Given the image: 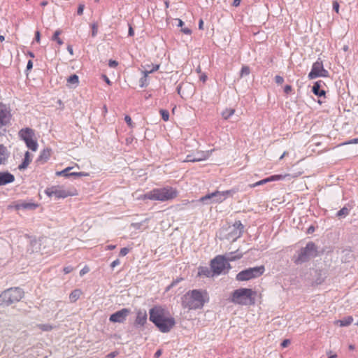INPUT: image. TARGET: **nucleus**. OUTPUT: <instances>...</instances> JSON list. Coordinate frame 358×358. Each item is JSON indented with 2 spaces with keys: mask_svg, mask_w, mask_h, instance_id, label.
Masks as SVG:
<instances>
[{
  "mask_svg": "<svg viewBox=\"0 0 358 358\" xmlns=\"http://www.w3.org/2000/svg\"><path fill=\"white\" fill-rule=\"evenodd\" d=\"M62 34V31L58 29L56 30L52 37V41H55L58 45H61L63 44L62 40L59 38V35Z\"/></svg>",
  "mask_w": 358,
  "mask_h": 358,
  "instance_id": "obj_31",
  "label": "nucleus"
},
{
  "mask_svg": "<svg viewBox=\"0 0 358 358\" xmlns=\"http://www.w3.org/2000/svg\"><path fill=\"white\" fill-rule=\"evenodd\" d=\"M161 355H162V350H158L155 352V357L156 358H158V357H159V356H160Z\"/></svg>",
  "mask_w": 358,
  "mask_h": 358,
  "instance_id": "obj_63",
  "label": "nucleus"
},
{
  "mask_svg": "<svg viewBox=\"0 0 358 358\" xmlns=\"http://www.w3.org/2000/svg\"><path fill=\"white\" fill-rule=\"evenodd\" d=\"M73 268L71 266H66L63 269L64 273L65 274H68V273H71V271H73Z\"/></svg>",
  "mask_w": 358,
  "mask_h": 358,
  "instance_id": "obj_45",
  "label": "nucleus"
},
{
  "mask_svg": "<svg viewBox=\"0 0 358 358\" xmlns=\"http://www.w3.org/2000/svg\"><path fill=\"white\" fill-rule=\"evenodd\" d=\"M27 147L33 152H36L38 150V145L36 140L34 138L24 141Z\"/></svg>",
  "mask_w": 358,
  "mask_h": 358,
  "instance_id": "obj_25",
  "label": "nucleus"
},
{
  "mask_svg": "<svg viewBox=\"0 0 358 358\" xmlns=\"http://www.w3.org/2000/svg\"><path fill=\"white\" fill-rule=\"evenodd\" d=\"M38 207V203H35L33 202H27L22 201L15 205V208L16 210L20 209H29V210H34Z\"/></svg>",
  "mask_w": 358,
  "mask_h": 358,
  "instance_id": "obj_16",
  "label": "nucleus"
},
{
  "mask_svg": "<svg viewBox=\"0 0 358 358\" xmlns=\"http://www.w3.org/2000/svg\"><path fill=\"white\" fill-rule=\"evenodd\" d=\"M184 162H195V157L193 155H188L186 157V159L184 160Z\"/></svg>",
  "mask_w": 358,
  "mask_h": 358,
  "instance_id": "obj_38",
  "label": "nucleus"
},
{
  "mask_svg": "<svg viewBox=\"0 0 358 358\" xmlns=\"http://www.w3.org/2000/svg\"><path fill=\"white\" fill-rule=\"evenodd\" d=\"M8 155L9 154L6 148L3 145H0V164H3L6 163Z\"/></svg>",
  "mask_w": 358,
  "mask_h": 358,
  "instance_id": "obj_21",
  "label": "nucleus"
},
{
  "mask_svg": "<svg viewBox=\"0 0 358 358\" xmlns=\"http://www.w3.org/2000/svg\"><path fill=\"white\" fill-rule=\"evenodd\" d=\"M159 67H160L159 64H155V65H152V68L150 69V70L144 69L142 71V73L143 75V79H144L145 80H147V78H148V75L150 73H153L155 71H158Z\"/></svg>",
  "mask_w": 358,
  "mask_h": 358,
  "instance_id": "obj_27",
  "label": "nucleus"
},
{
  "mask_svg": "<svg viewBox=\"0 0 358 358\" xmlns=\"http://www.w3.org/2000/svg\"><path fill=\"white\" fill-rule=\"evenodd\" d=\"M267 182H267L266 178H264V179H263V180H259V181L256 182L255 183L250 184L249 186H250V187H251V188H254V187H257V186L262 185H264V184H266V183H267Z\"/></svg>",
  "mask_w": 358,
  "mask_h": 358,
  "instance_id": "obj_37",
  "label": "nucleus"
},
{
  "mask_svg": "<svg viewBox=\"0 0 358 358\" xmlns=\"http://www.w3.org/2000/svg\"><path fill=\"white\" fill-rule=\"evenodd\" d=\"M92 36L94 37L98 31L97 26L96 24H92Z\"/></svg>",
  "mask_w": 358,
  "mask_h": 358,
  "instance_id": "obj_48",
  "label": "nucleus"
},
{
  "mask_svg": "<svg viewBox=\"0 0 358 358\" xmlns=\"http://www.w3.org/2000/svg\"><path fill=\"white\" fill-rule=\"evenodd\" d=\"M108 65L111 68H115L118 65V62L115 60L110 59L108 62Z\"/></svg>",
  "mask_w": 358,
  "mask_h": 358,
  "instance_id": "obj_43",
  "label": "nucleus"
},
{
  "mask_svg": "<svg viewBox=\"0 0 358 358\" xmlns=\"http://www.w3.org/2000/svg\"><path fill=\"white\" fill-rule=\"evenodd\" d=\"M24 295V291L20 287L7 289L0 294V306H8L17 303Z\"/></svg>",
  "mask_w": 358,
  "mask_h": 358,
  "instance_id": "obj_6",
  "label": "nucleus"
},
{
  "mask_svg": "<svg viewBox=\"0 0 358 358\" xmlns=\"http://www.w3.org/2000/svg\"><path fill=\"white\" fill-rule=\"evenodd\" d=\"M241 0H234L232 5L235 7H237L240 5Z\"/></svg>",
  "mask_w": 358,
  "mask_h": 358,
  "instance_id": "obj_55",
  "label": "nucleus"
},
{
  "mask_svg": "<svg viewBox=\"0 0 358 358\" xmlns=\"http://www.w3.org/2000/svg\"><path fill=\"white\" fill-rule=\"evenodd\" d=\"M356 143H358V138H353V139L350 140V141H348V143H345L343 144L346 145V144H356Z\"/></svg>",
  "mask_w": 358,
  "mask_h": 358,
  "instance_id": "obj_52",
  "label": "nucleus"
},
{
  "mask_svg": "<svg viewBox=\"0 0 358 358\" xmlns=\"http://www.w3.org/2000/svg\"><path fill=\"white\" fill-rule=\"evenodd\" d=\"M275 83L279 85L282 84L284 82L283 78L280 76H275Z\"/></svg>",
  "mask_w": 358,
  "mask_h": 358,
  "instance_id": "obj_42",
  "label": "nucleus"
},
{
  "mask_svg": "<svg viewBox=\"0 0 358 358\" xmlns=\"http://www.w3.org/2000/svg\"><path fill=\"white\" fill-rule=\"evenodd\" d=\"M141 87H144L147 85V80H145L144 79H143V78L141 79Z\"/></svg>",
  "mask_w": 358,
  "mask_h": 358,
  "instance_id": "obj_62",
  "label": "nucleus"
},
{
  "mask_svg": "<svg viewBox=\"0 0 358 358\" xmlns=\"http://www.w3.org/2000/svg\"><path fill=\"white\" fill-rule=\"evenodd\" d=\"M178 191L171 186H165L160 188H154L150 192L142 194L138 199L150 200L165 202L172 201L178 197Z\"/></svg>",
  "mask_w": 358,
  "mask_h": 358,
  "instance_id": "obj_3",
  "label": "nucleus"
},
{
  "mask_svg": "<svg viewBox=\"0 0 358 358\" xmlns=\"http://www.w3.org/2000/svg\"><path fill=\"white\" fill-rule=\"evenodd\" d=\"M265 271L264 266L250 268L239 272L236 277L238 281H247L261 276Z\"/></svg>",
  "mask_w": 358,
  "mask_h": 358,
  "instance_id": "obj_8",
  "label": "nucleus"
},
{
  "mask_svg": "<svg viewBox=\"0 0 358 358\" xmlns=\"http://www.w3.org/2000/svg\"><path fill=\"white\" fill-rule=\"evenodd\" d=\"M11 115L6 105L0 103V127L7 124L10 119Z\"/></svg>",
  "mask_w": 358,
  "mask_h": 358,
  "instance_id": "obj_13",
  "label": "nucleus"
},
{
  "mask_svg": "<svg viewBox=\"0 0 358 358\" xmlns=\"http://www.w3.org/2000/svg\"><path fill=\"white\" fill-rule=\"evenodd\" d=\"M35 41L39 43L41 41V34L39 31H36L35 33Z\"/></svg>",
  "mask_w": 358,
  "mask_h": 358,
  "instance_id": "obj_49",
  "label": "nucleus"
},
{
  "mask_svg": "<svg viewBox=\"0 0 358 358\" xmlns=\"http://www.w3.org/2000/svg\"><path fill=\"white\" fill-rule=\"evenodd\" d=\"M116 248V246L115 245H108L106 246V250H114L115 248Z\"/></svg>",
  "mask_w": 358,
  "mask_h": 358,
  "instance_id": "obj_58",
  "label": "nucleus"
},
{
  "mask_svg": "<svg viewBox=\"0 0 358 358\" xmlns=\"http://www.w3.org/2000/svg\"><path fill=\"white\" fill-rule=\"evenodd\" d=\"M320 83H321V81H317L315 83V84L313 87V92L318 96H322L325 95V91L323 90H320V87H321Z\"/></svg>",
  "mask_w": 358,
  "mask_h": 358,
  "instance_id": "obj_24",
  "label": "nucleus"
},
{
  "mask_svg": "<svg viewBox=\"0 0 358 358\" xmlns=\"http://www.w3.org/2000/svg\"><path fill=\"white\" fill-rule=\"evenodd\" d=\"M72 168L71 167H67L65 169L61 171H57L56 173V175L58 176H65V177H68L69 176V171Z\"/></svg>",
  "mask_w": 358,
  "mask_h": 358,
  "instance_id": "obj_34",
  "label": "nucleus"
},
{
  "mask_svg": "<svg viewBox=\"0 0 358 358\" xmlns=\"http://www.w3.org/2000/svg\"><path fill=\"white\" fill-rule=\"evenodd\" d=\"M333 9L337 13H339V3L336 1H333Z\"/></svg>",
  "mask_w": 358,
  "mask_h": 358,
  "instance_id": "obj_44",
  "label": "nucleus"
},
{
  "mask_svg": "<svg viewBox=\"0 0 358 358\" xmlns=\"http://www.w3.org/2000/svg\"><path fill=\"white\" fill-rule=\"evenodd\" d=\"M147 322V313L145 310H139L136 313L135 323L140 326H143Z\"/></svg>",
  "mask_w": 358,
  "mask_h": 358,
  "instance_id": "obj_17",
  "label": "nucleus"
},
{
  "mask_svg": "<svg viewBox=\"0 0 358 358\" xmlns=\"http://www.w3.org/2000/svg\"><path fill=\"white\" fill-rule=\"evenodd\" d=\"M83 294V292L80 289L73 290L69 294V300L71 303H75Z\"/></svg>",
  "mask_w": 358,
  "mask_h": 358,
  "instance_id": "obj_23",
  "label": "nucleus"
},
{
  "mask_svg": "<svg viewBox=\"0 0 358 358\" xmlns=\"http://www.w3.org/2000/svg\"><path fill=\"white\" fill-rule=\"evenodd\" d=\"M120 264V261L119 259L114 260L111 264L110 266L111 268H115L116 266H118Z\"/></svg>",
  "mask_w": 358,
  "mask_h": 358,
  "instance_id": "obj_51",
  "label": "nucleus"
},
{
  "mask_svg": "<svg viewBox=\"0 0 358 358\" xmlns=\"http://www.w3.org/2000/svg\"><path fill=\"white\" fill-rule=\"evenodd\" d=\"M257 294V292L252 289L241 287L231 294L230 301L241 306H254Z\"/></svg>",
  "mask_w": 358,
  "mask_h": 358,
  "instance_id": "obj_4",
  "label": "nucleus"
},
{
  "mask_svg": "<svg viewBox=\"0 0 358 358\" xmlns=\"http://www.w3.org/2000/svg\"><path fill=\"white\" fill-rule=\"evenodd\" d=\"M210 156L209 151H197L195 155V162L206 160Z\"/></svg>",
  "mask_w": 358,
  "mask_h": 358,
  "instance_id": "obj_20",
  "label": "nucleus"
},
{
  "mask_svg": "<svg viewBox=\"0 0 358 358\" xmlns=\"http://www.w3.org/2000/svg\"><path fill=\"white\" fill-rule=\"evenodd\" d=\"M131 310L128 308H122L110 316L109 320L112 322L122 323L126 320L127 317L130 314Z\"/></svg>",
  "mask_w": 358,
  "mask_h": 358,
  "instance_id": "obj_12",
  "label": "nucleus"
},
{
  "mask_svg": "<svg viewBox=\"0 0 358 358\" xmlns=\"http://www.w3.org/2000/svg\"><path fill=\"white\" fill-rule=\"evenodd\" d=\"M67 50L68 52H69V54L71 55H73V48L71 45H68L67 46Z\"/></svg>",
  "mask_w": 358,
  "mask_h": 358,
  "instance_id": "obj_54",
  "label": "nucleus"
},
{
  "mask_svg": "<svg viewBox=\"0 0 358 358\" xmlns=\"http://www.w3.org/2000/svg\"><path fill=\"white\" fill-rule=\"evenodd\" d=\"M84 8H85L84 5H83V4H80L79 5V6L78 8V10H77L78 15H83V10H84Z\"/></svg>",
  "mask_w": 358,
  "mask_h": 358,
  "instance_id": "obj_47",
  "label": "nucleus"
},
{
  "mask_svg": "<svg viewBox=\"0 0 358 358\" xmlns=\"http://www.w3.org/2000/svg\"><path fill=\"white\" fill-rule=\"evenodd\" d=\"M250 73V69L248 66H243L240 72V77L248 76Z\"/></svg>",
  "mask_w": 358,
  "mask_h": 358,
  "instance_id": "obj_33",
  "label": "nucleus"
},
{
  "mask_svg": "<svg viewBox=\"0 0 358 358\" xmlns=\"http://www.w3.org/2000/svg\"><path fill=\"white\" fill-rule=\"evenodd\" d=\"M19 136L24 141L32 139L34 138V131L30 128L22 129L19 131Z\"/></svg>",
  "mask_w": 358,
  "mask_h": 358,
  "instance_id": "obj_14",
  "label": "nucleus"
},
{
  "mask_svg": "<svg viewBox=\"0 0 358 358\" xmlns=\"http://www.w3.org/2000/svg\"><path fill=\"white\" fill-rule=\"evenodd\" d=\"M67 83L69 85L78 86L79 84V78L77 75L73 74L67 78Z\"/></svg>",
  "mask_w": 358,
  "mask_h": 358,
  "instance_id": "obj_28",
  "label": "nucleus"
},
{
  "mask_svg": "<svg viewBox=\"0 0 358 358\" xmlns=\"http://www.w3.org/2000/svg\"><path fill=\"white\" fill-rule=\"evenodd\" d=\"M236 192L237 191L235 189H229L223 192L215 191L213 193L208 194L206 196H202L200 199V201L204 202L207 199H214L213 202L220 203L226 200L229 196H231Z\"/></svg>",
  "mask_w": 358,
  "mask_h": 358,
  "instance_id": "obj_10",
  "label": "nucleus"
},
{
  "mask_svg": "<svg viewBox=\"0 0 358 358\" xmlns=\"http://www.w3.org/2000/svg\"><path fill=\"white\" fill-rule=\"evenodd\" d=\"M129 35L130 36H133L134 35V29L131 26H129Z\"/></svg>",
  "mask_w": 358,
  "mask_h": 358,
  "instance_id": "obj_56",
  "label": "nucleus"
},
{
  "mask_svg": "<svg viewBox=\"0 0 358 358\" xmlns=\"http://www.w3.org/2000/svg\"><path fill=\"white\" fill-rule=\"evenodd\" d=\"M243 257L242 254H239L236 256H230L227 259L222 255H217L210 262V268L213 272V275H220L224 273L225 271H228L231 268L229 261H234L239 259Z\"/></svg>",
  "mask_w": 358,
  "mask_h": 358,
  "instance_id": "obj_5",
  "label": "nucleus"
},
{
  "mask_svg": "<svg viewBox=\"0 0 358 358\" xmlns=\"http://www.w3.org/2000/svg\"><path fill=\"white\" fill-rule=\"evenodd\" d=\"M235 113V109L234 108H226L222 113V116L224 120H228Z\"/></svg>",
  "mask_w": 358,
  "mask_h": 358,
  "instance_id": "obj_30",
  "label": "nucleus"
},
{
  "mask_svg": "<svg viewBox=\"0 0 358 358\" xmlns=\"http://www.w3.org/2000/svg\"><path fill=\"white\" fill-rule=\"evenodd\" d=\"M129 252V248H123L120 251V255L122 256V257H124V256L127 255Z\"/></svg>",
  "mask_w": 358,
  "mask_h": 358,
  "instance_id": "obj_40",
  "label": "nucleus"
},
{
  "mask_svg": "<svg viewBox=\"0 0 358 358\" xmlns=\"http://www.w3.org/2000/svg\"><path fill=\"white\" fill-rule=\"evenodd\" d=\"M317 253V248L315 243L310 242L306 246L302 248L298 255V257L295 259L296 264H301L305 262L309 259L311 257H315Z\"/></svg>",
  "mask_w": 358,
  "mask_h": 358,
  "instance_id": "obj_9",
  "label": "nucleus"
},
{
  "mask_svg": "<svg viewBox=\"0 0 358 358\" xmlns=\"http://www.w3.org/2000/svg\"><path fill=\"white\" fill-rule=\"evenodd\" d=\"M348 214H349V210L347 208L344 207V208H341L339 211H338L337 216L338 217H341L342 216H346Z\"/></svg>",
  "mask_w": 358,
  "mask_h": 358,
  "instance_id": "obj_36",
  "label": "nucleus"
},
{
  "mask_svg": "<svg viewBox=\"0 0 358 358\" xmlns=\"http://www.w3.org/2000/svg\"><path fill=\"white\" fill-rule=\"evenodd\" d=\"M292 90V86L289 85H285L284 87V92L286 94H289L291 92Z\"/></svg>",
  "mask_w": 358,
  "mask_h": 358,
  "instance_id": "obj_50",
  "label": "nucleus"
},
{
  "mask_svg": "<svg viewBox=\"0 0 358 358\" xmlns=\"http://www.w3.org/2000/svg\"><path fill=\"white\" fill-rule=\"evenodd\" d=\"M89 173L85 172H78L77 176H88Z\"/></svg>",
  "mask_w": 358,
  "mask_h": 358,
  "instance_id": "obj_59",
  "label": "nucleus"
},
{
  "mask_svg": "<svg viewBox=\"0 0 358 358\" xmlns=\"http://www.w3.org/2000/svg\"><path fill=\"white\" fill-rule=\"evenodd\" d=\"M290 340L289 339H285L282 343H281V346L282 348H287L289 344H290Z\"/></svg>",
  "mask_w": 358,
  "mask_h": 358,
  "instance_id": "obj_46",
  "label": "nucleus"
},
{
  "mask_svg": "<svg viewBox=\"0 0 358 358\" xmlns=\"http://www.w3.org/2000/svg\"><path fill=\"white\" fill-rule=\"evenodd\" d=\"M200 80L201 81H203V83L206 81L207 80V76L205 75V74H202L201 76H200Z\"/></svg>",
  "mask_w": 358,
  "mask_h": 358,
  "instance_id": "obj_60",
  "label": "nucleus"
},
{
  "mask_svg": "<svg viewBox=\"0 0 358 358\" xmlns=\"http://www.w3.org/2000/svg\"><path fill=\"white\" fill-rule=\"evenodd\" d=\"M37 327L43 331H50L53 329V327L48 324H40L37 325Z\"/></svg>",
  "mask_w": 358,
  "mask_h": 358,
  "instance_id": "obj_32",
  "label": "nucleus"
},
{
  "mask_svg": "<svg viewBox=\"0 0 358 358\" xmlns=\"http://www.w3.org/2000/svg\"><path fill=\"white\" fill-rule=\"evenodd\" d=\"M33 66V63L31 60H29L27 63V69H31Z\"/></svg>",
  "mask_w": 358,
  "mask_h": 358,
  "instance_id": "obj_61",
  "label": "nucleus"
},
{
  "mask_svg": "<svg viewBox=\"0 0 358 358\" xmlns=\"http://www.w3.org/2000/svg\"><path fill=\"white\" fill-rule=\"evenodd\" d=\"M117 355V352H113L107 355V358H114Z\"/></svg>",
  "mask_w": 358,
  "mask_h": 358,
  "instance_id": "obj_53",
  "label": "nucleus"
},
{
  "mask_svg": "<svg viewBox=\"0 0 358 358\" xmlns=\"http://www.w3.org/2000/svg\"><path fill=\"white\" fill-rule=\"evenodd\" d=\"M353 322V317L352 316H348L342 320L335 321L334 324L339 325L340 327H347L350 325Z\"/></svg>",
  "mask_w": 358,
  "mask_h": 358,
  "instance_id": "obj_22",
  "label": "nucleus"
},
{
  "mask_svg": "<svg viewBox=\"0 0 358 358\" xmlns=\"http://www.w3.org/2000/svg\"><path fill=\"white\" fill-rule=\"evenodd\" d=\"M149 314L150 320L162 333L169 332L176 324V320L169 311L160 306H154Z\"/></svg>",
  "mask_w": 358,
  "mask_h": 358,
  "instance_id": "obj_1",
  "label": "nucleus"
},
{
  "mask_svg": "<svg viewBox=\"0 0 358 358\" xmlns=\"http://www.w3.org/2000/svg\"><path fill=\"white\" fill-rule=\"evenodd\" d=\"M199 29H203V21L202 19H201L199 20Z\"/></svg>",
  "mask_w": 358,
  "mask_h": 358,
  "instance_id": "obj_57",
  "label": "nucleus"
},
{
  "mask_svg": "<svg viewBox=\"0 0 358 358\" xmlns=\"http://www.w3.org/2000/svg\"><path fill=\"white\" fill-rule=\"evenodd\" d=\"M124 120H125V122H127V124H128V126L129 127H134L133 122H132V120H131V118L130 116L126 115L124 117Z\"/></svg>",
  "mask_w": 358,
  "mask_h": 358,
  "instance_id": "obj_39",
  "label": "nucleus"
},
{
  "mask_svg": "<svg viewBox=\"0 0 358 358\" xmlns=\"http://www.w3.org/2000/svg\"><path fill=\"white\" fill-rule=\"evenodd\" d=\"M50 155H51V150H50V149H44L41 152V155H40L38 160L41 161L42 162H45L50 158Z\"/></svg>",
  "mask_w": 358,
  "mask_h": 358,
  "instance_id": "obj_26",
  "label": "nucleus"
},
{
  "mask_svg": "<svg viewBox=\"0 0 358 358\" xmlns=\"http://www.w3.org/2000/svg\"><path fill=\"white\" fill-rule=\"evenodd\" d=\"M328 74V71L324 69L322 62L317 61L312 66V69L308 73V78L312 80L318 77H327Z\"/></svg>",
  "mask_w": 358,
  "mask_h": 358,
  "instance_id": "obj_11",
  "label": "nucleus"
},
{
  "mask_svg": "<svg viewBox=\"0 0 358 358\" xmlns=\"http://www.w3.org/2000/svg\"><path fill=\"white\" fill-rule=\"evenodd\" d=\"M32 161V156L31 154L27 151L24 154V158L21 164L19 165L18 169L20 170L25 169L29 165V164Z\"/></svg>",
  "mask_w": 358,
  "mask_h": 358,
  "instance_id": "obj_19",
  "label": "nucleus"
},
{
  "mask_svg": "<svg viewBox=\"0 0 358 358\" xmlns=\"http://www.w3.org/2000/svg\"><path fill=\"white\" fill-rule=\"evenodd\" d=\"M90 271V268L87 266H84L80 271V276H83Z\"/></svg>",
  "mask_w": 358,
  "mask_h": 358,
  "instance_id": "obj_41",
  "label": "nucleus"
},
{
  "mask_svg": "<svg viewBox=\"0 0 358 358\" xmlns=\"http://www.w3.org/2000/svg\"><path fill=\"white\" fill-rule=\"evenodd\" d=\"M159 113L162 115V117L164 121L167 122L169 120V113L168 110L164 109H161Z\"/></svg>",
  "mask_w": 358,
  "mask_h": 358,
  "instance_id": "obj_35",
  "label": "nucleus"
},
{
  "mask_svg": "<svg viewBox=\"0 0 358 358\" xmlns=\"http://www.w3.org/2000/svg\"><path fill=\"white\" fill-rule=\"evenodd\" d=\"M45 194L49 197L64 199L68 196L78 195L77 189L73 186L53 185L45 190Z\"/></svg>",
  "mask_w": 358,
  "mask_h": 358,
  "instance_id": "obj_7",
  "label": "nucleus"
},
{
  "mask_svg": "<svg viewBox=\"0 0 358 358\" xmlns=\"http://www.w3.org/2000/svg\"><path fill=\"white\" fill-rule=\"evenodd\" d=\"M212 270L210 271L207 267H199L198 271V275L210 277L211 275Z\"/></svg>",
  "mask_w": 358,
  "mask_h": 358,
  "instance_id": "obj_29",
  "label": "nucleus"
},
{
  "mask_svg": "<svg viewBox=\"0 0 358 358\" xmlns=\"http://www.w3.org/2000/svg\"><path fill=\"white\" fill-rule=\"evenodd\" d=\"M297 176H298L297 175L292 176V175H290L289 173H286V174H284V175L278 174V175L271 176L266 178V180H267V182H269L283 180V179H285L286 178H296Z\"/></svg>",
  "mask_w": 358,
  "mask_h": 358,
  "instance_id": "obj_18",
  "label": "nucleus"
},
{
  "mask_svg": "<svg viewBox=\"0 0 358 358\" xmlns=\"http://www.w3.org/2000/svg\"><path fill=\"white\" fill-rule=\"evenodd\" d=\"M209 301L206 290L193 289L187 292L182 298V306L189 310L201 309Z\"/></svg>",
  "mask_w": 358,
  "mask_h": 358,
  "instance_id": "obj_2",
  "label": "nucleus"
},
{
  "mask_svg": "<svg viewBox=\"0 0 358 358\" xmlns=\"http://www.w3.org/2000/svg\"><path fill=\"white\" fill-rule=\"evenodd\" d=\"M15 180L13 174L8 172H0V186L11 183Z\"/></svg>",
  "mask_w": 358,
  "mask_h": 358,
  "instance_id": "obj_15",
  "label": "nucleus"
},
{
  "mask_svg": "<svg viewBox=\"0 0 358 358\" xmlns=\"http://www.w3.org/2000/svg\"><path fill=\"white\" fill-rule=\"evenodd\" d=\"M182 31L185 33V34H191V31L188 28H185V29H182Z\"/></svg>",
  "mask_w": 358,
  "mask_h": 358,
  "instance_id": "obj_64",
  "label": "nucleus"
}]
</instances>
